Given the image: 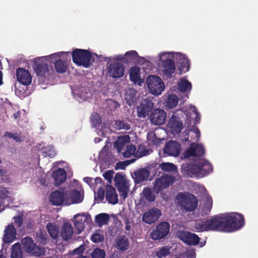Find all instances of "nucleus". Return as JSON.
I'll return each mask as SVG.
<instances>
[{"instance_id": "obj_1", "label": "nucleus", "mask_w": 258, "mask_h": 258, "mask_svg": "<svg viewBox=\"0 0 258 258\" xmlns=\"http://www.w3.org/2000/svg\"><path fill=\"white\" fill-rule=\"evenodd\" d=\"M225 232H231L240 229L244 225L243 216L238 213L224 214Z\"/></svg>"}, {"instance_id": "obj_2", "label": "nucleus", "mask_w": 258, "mask_h": 258, "mask_svg": "<svg viewBox=\"0 0 258 258\" xmlns=\"http://www.w3.org/2000/svg\"><path fill=\"white\" fill-rule=\"evenodd\" d=\"M170 55H171V53L169 52H162L159 54L161 70L163 75L167 78H172L176 70L174 60L169 58Z\"/></svg>"}, {"instance_id": "obj_3", "label": "nucleus", "mask_w": 258, "mask_h": 258, "mask_svg": "<svg viewBox=\"0 0 258 258\" xmlns=\"http://www.w3.org/2000/svg\"><path fill=\"white\" fill-rule=\"evenodd\" d=\"M72 56L73 62L78 66L88 68L92 64V55L86 49L76 48L72 51Z\"/></svg>"}, {"instance_id": "obj_4", "label": "nucleus", "mask_w": 258, "mask_h": 258, "mask_svg": "<svg viewBox=\"0 0 258 258\" xmlns=\"http://www.w3.org/2000/svg\"><path fill=\"white\" fill-rule=\"evenodd\" d=\"M177 179L173 175L164 174L155 179L153 183V190L156 194H159L168 188Z\"/></svg>"}, {"instance_id": "obj_5", "label": "nucleus", "mask_w": 258, "mask_h": 258, "mask_svg": "<svg viewBox=\"0 0 258 258\" xmlns=\"http://www.w3.org/2000/svg\"><path fill=\"white\" fill-rule=\"evenodd\" d=\"M179 203L182 209L186 211H194L198 206V200L195 196L187 193H179Z\"/></svg>"}, {"instance_id": "obj_6", "label": "nucleus", "mask_w": 258, "mask_h": 258, "mask_svg": "<svg viewBox=\"0 0 258 258\" xmlns=\"http://www.w3.org/2000/svg\"><path fill=\"white\" fill-rule=\"evenodd\" d=\"M148 87L151 94L158 95L164 88V85L161 78L155 75L150 76L146 79Z\"/></svg>"}, {"instance_id": "obj_7", "label": "nucleus", "mask_w": 258, "mask_h": 258, "mask_svg": "<svg viewBox=\"0 0 258 258\" xmlns=\"http://www.w3.org/2000/svg\"><path fill=\"white\" fill-rule=\"evenodd\" d=\"M49 200L52 205L57 206L61 205L63 203L67 205H69L71 203L67 194L61 189L52 192L50 195Z\"/></svg>"}, {"instance_id": "obj_8", "label": "nucleus", "mask_w": 258, "mask_h": 258, "mask_svg": "<svg viewBox=\"0 0 258 258\" xmlns=\"http://www.w3.org/2000/svg\"><path fill=\"white\" fill-rule=\"evenodd\" d=\"M176 236L179 239L188 245H197L200 243V238L199 236L189 231H178Z\"/></svg>"}, {"instance_id": "obj_9", "label": "nucleus", "mask_w": 258, "mask_h": 258, "mask_svg": "<svg viewBox=\"0 0 258 258\" xmlns=\"http://www.w3.org/2000/svg\"><path fill=\"white\" fill-rule=\"evenodd\" d=\"M208 220L209 231L225 232L224 214L212 216Z\"/></svg>"}, {"instance_id": "obj_10", "label": "nucleus", "mask_w": 258, "mask_h": 258, "mask_svg": "<svg viewBox=\"0 0 258 258\" xmlns=\"http://www.w3.org/2000/svg\"><path fill=\"white\" fill-rule=\"evenodd\" d=\"M170 225L167 222L160 223L150 235L153 239L160 240L165 237L169 233Z\"/></svg>"}, {"instance_id": "obj_11", "label": "nucleus", "mask_w": 258, "mask_h": 258, "mask_svg": "<svg viewBox=\"0 0 258 258\" xmlns=\"http://www.w3.org/2000/svg\"><path fill=\"white\" fill-rule=\"evenodd\" d=\"M154 104L150 99H146L142 101L140 105L137 107L138 116L145 118L150 115V113L154 109Z\"/></svg>"}, {"instance_id": "obj_12", "label": "nucleus", "mask_w": 258, "mask_h": 258, "mask_svg": "<svg viewBox=\"0 0 258 258\" xmlns=\"http://www.w3.org/2000/svg\"><path fill=\"white\" fill-rule=\"evenodd\" d=\"M114 180L120 197L124 200L128 196L129 187L124 181L122 176L119 173L115 174Z\"/></svg>"}, {"instance_id": "obj_13", "label": "nucleus", "mask_w": 258, "mask_h": 258, "mask_svg": "<svg viewBox=\"0 0 258 258\" xmlns=\"http://www.w3.org/2000/svg\"><path fill=\"white\" fill-rule=\"evenodd\" d=\"M181 172L187 176L192 177L196 175L197 177H202L201 169L200 167L199 162L198 164L192 163H185L181 165L180 168Z\"/></svg>"}, {"instance_id": "obj_14", "label": "nucleus", "mask_w": 258, "mask_h": 258, "mask_svg": "<svg viewBox=\"0 0 258 258\" xmlns=\"http://www.w3.org/2000/svg\"><path fill=\"white\" fill-rule=\"evenodd\" d=\"M46 57L38 58L35 62V72L37 76L45 78L49 74V65L47 61L44 60Z\"/></svg>"}, {"instance_id": "obj_15", "label": "nucleus", "mask_w": 258, "mask_h": 258, "mask_svg": "<svg viewBox=\"0 0 258 258\" xmlns=\"http://www.w3.org/2000/svg\"><path fill=\"white\" fill-rule=\"evenodd\" d=\"M107 73L113 78H119L124 75V67L122 63L118 62H112L108 67Z\"/></svg>"}, {"instance_id": "obj_16", "label": "nucleus", "mask_w": 258, "mask_h": 258, "mask_svg": "<svg viewBox=\"0 0 258 258\" xmlns=\"http://www.w3.org/2000/svg\"><path fill=\"white\" fill-rule=\"evenodd\" d=\"M176 57L177 63L179 65V70L181 73H186L189 70L190 61L185 55L177 52L175 55L174 52L171 53V57Z\"/></svg>"}, {"instance_id": "obj_17", "label": "nucleus", "mask_w": 258, "mask_h": 258, "mask_svg": "<svg viewBox=\"0 0 258 258\" xmlns=\"http://www.w3.org/2000/svg\"><path fill=\"white\" fill-rule=\"evenodd\" d=\"M166 118V112L163 110L160 109H154L149 115V118L151 123L155 125L164 124Z\"/></svg>"}, {"instance_id": "obj_18", "label": "nucleus", "mask_w": 258, "mask_h": 258, "mask_svg": "<svg viewBox=\"0 0 258 258\" xmlns=\"http://www.w3.org/2000/svg\"><path fill=\"white\" fill-rule=\"evenodd\" d=\"M205 150L204 146L200 144L192 143L188 149L184 152L185 158L195 156H202L204 155Z\"/></svg>"}, {"instance_id": "obj_19", "label": "nucleus", "mask_w": 258, "mask_h": 258, "mask_svg": "<svg viewBox=\"0 0 258 258\" xmlns=\"http://www.w3.org/2000/svg\"><path fill=\"white\" fill-rule=\"evenodd\" d=\"M161 214V211L159 209L152 208L143 215L142 220L147 224H152L158 219Z\"/></svg>"}, {"instance_id": "obj_20", "label": "nucleus", "mask_w": 258, "mask_h": 258, "mask_svg": "<svg viewBox=\"0 0 258 258\" xmlns=\"http://www.w3.org/2000/svg\"><path fill=\"white\" fill-rule=\"evenodd\" d=\"M180 145L177 141H169L164 148V154L168 156H177L180 154Z\"/></svg>"}, {"instance_id": "obj_21", "label": "nucleus", "mask_w": 258, "mask_h": 258, "mask_svg": "<svg viewBox=\"0 0 258 258\" xmlns=\"http://www.w3.org/2000/svg\"><path fill=\"white\" fill-rule=\"evenodd\" d=\"M16 76L17 81L22 85L27 86L32 82V77L29 72L24 69H17Z\"/></svg>"}, {"instance_id": "obj_22", "label": "nucleus", "mask_w": 258, "mask_h": 258, "mask_svg": "<svg viewBox=\"0 0 258 258\" xmlns=\"http://www.w3.org/2000/svg\"><path fill=\"white\" fill-rule=\"evenodd\" d=\"M168 127L170 128L171 132L173 134H179L183 128V123L179 118L173 115L169 119L168 122Z\"/></svg>"}, {"instance_id": "obj_23", "label": "nucleus", "mask_w": 258, "mask_h": 258, "mask_svg": "<svg viewBox=\"0 0 258 258\" xmlns=\"http://www.w3.org/2000/svg\"><path fill=\"white\" fill-rule=\"evenodd\" d=\"M16 230L13 224L8 225L5 230L3 241L6 243L12 242L16 238Z\"/></svg>"}, {"instance_id": "obj_24", "label": "nucleus", "mask_w": 258, "mask_h": 258, "mask_svg": "<svg viewBox=\"0 0 258 258\" xmlns=\"http://www.w3.org/2000/svg\"><path fill=\"white\" fill-rule=\"evenodd\" d=\"M150 171L146 168H142L134 171L133 177L134 179L135 182L137 184H139L147 180L150 175Z\"/></svg>"}, {"instance_id": "obj_25", "label": "nucleus", "mask_w": 258, "mask_h": 258, "mask_svg": "<svg viewBox=\"0 0 258 258\" xmlns=\"http://www.w3.org/2000/svg\"><path fill=\"white\" fill-rule=\"evenodd\" d=\"M130 138L129 136H120L114 143V147L118 153H122L125 149L127 144L130 143Z\"/></svg>"}, {"instance_id": "obj_26", "label": "nucleus", "mask_w": 258, "mask_h": 258, "mask_svg": "<svg viewBox=\"0 0 258 258\" xmlns=\"http://www.w3.org/2000/svg\"><path fill=\"white\" fill-rule=\"evenodd\" d=\"M106 199L108 202L113 205L118 203V196L115 188L110 185L106 186Z\"/></svg>"}, {"instance_id": "obj_27", "label": "nucleus", "mask_w": 258, "mask_h": 258, "mask_svg": "<svg viewBox=\"0 0 258 258\" xmlns=\"http://www.w3.org/2000/svg\"><path fill=\"white\" fill-rule=\"evenodd\" d=\"M52 177L54 180L55 183L56 185L61 184L67 178V173L63 168H59L52 173Z\"/></svg>"}, {"instance_id": "obj_28", "label": "nucleus", "mask_w": 258, "mask_h": 258, "mask_svg": "<svg viewBox=\"0 0 258 258\" xmlns=\"http://www.w3.org/2000/svg\"><path fill=\"white\" fill-rule=\"evenodd\" d=\"M129 76L130 80L135 84L138 83V85H141L143 83L142 80L140 77V69L138 67H132L129 71Z\"/></svg>"}, {"instance_id": "obj_29", "label": "nucleus", "mask_w": 258, "mask_h": 258, "mask_svg": "<svg viewBox=\"0 0 258 258\" xmlns=\"http://www.w3.org/2000/svg\"><path fill=\"white\" fill-rule=\"evenodd\" d=\"M73 229L71 224L68 222L63 224L61 228L60 235L63 240L67 241L70 239L73 235Z\"/></svg>"}, {"instance_id": "obj_30", "label": "nucleus", "mask_w": 258, "mask_h": 258, "mask_svg": "<svg viewBox=\"0 0 258 258\" xmlns=\"http://www.w3.org/2000/svg\"><path fill=\"white\" fill-rule=\"evenodd\" d=\"M129 240L124 235L119 236L116 242V248L120 251L123 252L129 247Z\"/></svg>"}, {"instance_id": "obj_31", "label": "nucleus", "mask_w": 258, "mask_h": 258, "mask_svg": "<svg viewBox=\"0 0 258 258\" xmlns=\"http://www.w3.org/2000/svg\"><path fill=\"white\" fill-rule=\"evenodd\" d=\"M74 225L78 230V234H80L82 232L85 228V222H86V218L82 215L77 214L74 217Z\"/></svg>"}, {"instance_id": "obj_32", "label": "nucleus", "mask_w": 258, "mask_h": 258, "mask_svg": "<svg viewBox=\"0 0 258 258\" xmlns=\"http://www.w3.org/2000/svg\"><path fill=\"white\" fill-rule=\"evenodd\" d=\"M159 167L163 172H169L173 174L178 172L177 166L172 163L162 162L159 164Z\"/></svg>"}, {"instance_id": "obj_33", "label": "nucleus", "mask_w": 258, "mask_h": 258, "mask_svg": "<svg viewBox=\"0 0 258 258\" xmlns=\"http://www.w3.org/2000/svg\"><path fill=\"white\" fill-rule=\"evenodd\" d=\"M47 231L51 238L56 240L59 237V227L54 223L49 222L46 226Z\"/></svg>"}, {"instance_id": "obj_34", "label": "nucleus", "mask_w": 258, "mask_h": 258, "mask_svg": "<svg viewBox=\"0 0 258 258\" xmlns=\"http://www.w3.org/2000/svg\"><path fill=\"white\" fill-rule=\"evenodd\" d=\"M199 164L201 169L202 177L207 175L213 170L212 165L206 160H200L199 161Z\"/></svg>"}, {"instance_id": "obj_35", "label": "nucleus", "mask_w": 258, "mask_h": 258, "mask_svg": "<svg viewBox=\"0 0 258 258\" xmlns=\"http://www.w3.org/2000/svg\"><path fill=\"white\" fill-rule=\"evenodd\" d=\"M194 227L196 229L195 231L197 232H203L209 231L208 219L197 221Z\"/></svg>"}, {"instance_id": "obj_36", "label": "nucleus", "mask_w": 258, "mask_h": 258, "mask_svg": "<svg viewBox=\"0 0 258 258\" xmlns=\"http://www.w3.org/2000/svg\"><path fill=\"white\" fill-rule=\"evenodd\" d=\"M22 243L24 251L28 253H30V252L32 251L33 247L35 244L33 239L28 237L23 238Z\"/></svg>"}, {"instance_id": "obj_37", "label": "nucleus", "mask_w": 258, "mask_h": 258, "mask_svg": "<svg viewBox=\"0 0 258 258\" xmlns=\"http://www.w3.org/2000/svg\"><path fill=\"white\" fill-rule=\"evenodd\" d=\"M110 219L109 216L106 213H101L95 217V222L99 227L107 224Z\"/></svg>"}, {"instance_id": "obj_38", "label": "nucleus", "mask_w": 258, "mask_h": 258, "mask_svg": "<svg viewBox=\"0 0 258 258\" xmlns=\"http://www.w3.org/2000/svg\"><path fill=\"white\" fill-rule=\"evenodd\" d=\"M178 100V98L176 95H169L165 100V106L168 108H173L177 105Z\"/></svg>"}, {"instance_id": "obj_39", "label": "nucleus", "mask_w": 258, "mask_h": 258, "mask_svg": "<svg viewBox=\"0 0 258 258\" xmlns=\"http://www.w3.org/2000/svg\"><path fill=\"white\" fill-rule=\"evenodd\" d=\"M23 251L19 242L15 243L12 247V258H22Z\"/></svg>"}, {"instance_id": "obj_40", "label": "nucleus", "mask_w": 258, "mask_h": 258, "mask_svg": "<svg viewBox=\"0 0 258 258\" xmlns=\"http://www.w3.org/2000/svg\"><path fill=\"white\" fill-rule=\"evenodd\" d=\"M54 67L56 71L59 73H63L66 72L67 69V62L62 60L60 58L57 59L54 63Z\"/></svg>"}, {"instance_id": "obj_41", "label": "nucleus", "mask_w": 258, "mask_h": 258, "mask_svg": "<svg viewBox=\"0 0 258 258\" xmlns=\"http://www.w3.org/2000/svg\"><path fill=\"white\" fill-rule=\"evenodd\" d=\"M112 126L117 130H124L127 131L130 130L131 127L130 124L124 120H115Z\"/></svg>"}, {"instance_id": "obj_42", "label": "nucleus", "mask_w": 258, "mask_h": 258, "mask_svg": "<svg viewBox=\"0 0 258 258\" xmlns=\"http://www.w3.org/2000/svg\"><path fill=\"white\" fill-rule=\"evenodd\" d=\"M71 198L72 203L78 204L82 202L83 197L81 195L80 191L77 189L72 190L70 194Z\"/></svg>"}, {"instance_id": "obj_43", "label": "nucleus", "mask_w": 258, "mask_h": 258, "mask_svg": "<svg viewBox=\"0 0 258 258\" xmlns=\"http://www.w3.org/2000/svg\"><path fill=\"white\" fill-rule=\"evenodd\" d=\"M136 147L132 144H128L123 152L121 153L124 158H128L135 154Z\"/></svg>"}, {"instance_id": "obj_44", "label": "nucleus", "mask_w": 258, "mask_h": 258, "mask_svg": "<svg viewBox=\"0 0 258 258\" xmlns=\"http://www.w3.org/2000/svg\"><path fill=\"white\" fill-rule=\"evenodd\" d=\"M154 191L150 187H145L143 190V195L145 200L149 202H153L155 201V195Z\"/></svg>"}, {"instance_id": "obj_45", "label": "nucleus", "mask_w": 258, "mask_h": 258, "mask_svg": "<svg viewBox=\"0 0 258 258\" xmlns=\"http://www.w3.org/2000/svg\"><path fill=\"white\" fill-rule=\"evenodd\" d=\"M41 151L44 157L53 158L56 155V152L53 147L50 145L43 147L42 148Z\"/></svg>"}, {"instance_id": "obj_46", "label": "nucleus", "mask_w": 258, "mask_h": 258, "mask_svg": "<svg viewBox=\"0 0 258 258\" xmlns=\"http://www.w3.org/2000/svg\"><path fill=\"white\" fill-rule=\"evenodd\" d=\"M179 90L181 92H185L191 88V84L187 80L181 79L178 84Z\"/></svg>"}, {"instance_id": "obj_47", "label": "nucleus", "mask_w": 258, "mask_h": 258, "mask_svg": "<svg viewBox=\"0 0 258 258\" xmlns=\"http://www.w3.org/2000/svg\"><path fill=\"white\" fill-rule=\"evenodd\" d=\"M35 238L37 242L42 244L45 245L47 242V235L44 231L39 230L36 233Z\"/></svg>"}, {"instance_id": "obj_48", "label": "nucleus", "mask_w": 258, "mask_h": 258, "mask_svg": "<svg viewBox=\"0 0 258 258\" xmlns=\"http://www.w3.org/2000/svg\"><path fill=\"white\" fill-rule=\"evenodd\" d=\"M45 252L46 250L43 247L35 244L34 246L33 247L32 251H31L29 254L35 256H40L44 255Z\"/></svg>"}, {"instance_id": "obj_49", "label": "nucleus", "mask_w": 258, "mask_h": 258, "mask_svg": "<svg viewBox=\"0 0 258 258\" xmlns=\"http://www.w3.org/2000/svg\"><path fill=\"white\" fill-rule=\"evenodd\" d=\"M90 120L93 126L95 128L98 127L102 121L101 116L97 113H94L91 115Z\"/></svg>"}, {"instance_id": "obj_50", "label": "nucleus", "mask_w": 258, "mask_h": 258, "mask_svg": "<svg viewBox=\"0 0 258 258\" xmlns=\"http://www.w3.org/2000/svg\"><path fill=\"white\" fill-rule=\"evenodd\" d=\"M69 53V52H59L57 53L52 54L48 56H46V58L43 59L47 61H48V59H50V61L51 62L55 63V61H57V59L60 58L63 54H67Z\"/></svg>"}, {"instance_id": "obj_51", "label": "nucleus", "mask_w": 258, "mask_h": 258, "mask_svg": "<svg viewBox=\"0 0 258 258\" xmlns=\"http://www.w3.org/2000/svg\"><path fill=\"white\" fill-rule=\"evenodd\" d=\"M91 256L92 258H105V251L104 249L97 247L93 250Z\"/></svg>"}, {"instance_id": "obj_52", "label": "nucleus", "mask_w": 258, "mask_h": 258, "mask_svg": "<svg viewBox=\"0 0 258 258\" xmlns=\"http://www.w3.org/2000/svg\"><path fill=\"white\" fill-rule=\"evenodd\" d=\"M138 53L135 50H131L125 52L124 57H125V61H131L136 59L138 57Z\"/></svg>"}, {"instance_id": "obj_53", "label": "nucleus", "mask_w": 258, "mask_h": 258, "mask_svg": "<svg viewBox=\"0 0 258 258\" xmlns=\"http://www.w3.org/2000/svg\"><path fill=\"white\" fill-rule=\"evenodd\" d=\"M170 254L169 249L166 246L162 247L156 252V255L158 258H162Z\"/></svg>"}, {"instance_id": "obj_54", "label": "nucleus", "mask_w": 258, "mask_h": 258, "mask_svg": "<svg viewBox=\"0 0 258 258\" xmlns=\"http://www.w3.org/2000/svg\"><path fill=\"white\" fill-rule=\"evenodd\" d=\"M4 136L9 137V138L13 139L15 141H16L17 142H22L20 134H13L9 132H6L5 133Z\"/></svg>"}, {"instance_id": "obj_55", "label": "nucleus", "mask_w": 258, "mask_h": 258, "mask_svg": "<svg viewBox=\"0 0 258 258\" xmlns=\"http://www.w3.org/2000/svg\"><path fill=\"white\" fill-rule=\"evenodd\" d=\"M104 239V236L99 233H94L91 237L92 241L95 243L103 242Z\"/></svg>"}, {"instance_id": "obj_56", "label": "nucleus", "mask_w": 258, "mask_h": 258, "mask_svg": "<svg viewBox=\"0 0 258 258\" xmlns=\"http://www.w3.org/2000/svg\"><path fill=\"white\" fill-rule=\"evenodd\" d=\"M113 173L114 172L112 170H107L103 173V176L109 183H111Z\"/></svg>"}, {"instance_id": "obj_57", "label": "nucleus", "mask_w": 258, "mask_h": 258, "mask_svg": "<svg viewBox=\"0 0 258 258\" xmlns=\"http://www.w3.org/2000/svg\"><path fill=\"white\" fill-rule=\"evenodd\" d=\"M107 103L111 111L115 110L120 106L119 104L117 101H114L112 99L108 100Z\"/></svg>"}, {"instance_id": "obj_58", "label": "nucleus", "mask_w": 258, "mask_h": 258, "mask_svg": "<svg viewBox=\"0 0 258 258\" xmlns=\"http://www.w3.org/2000/svg\"><path fill=\"white\" fill-rule=\"evenodd\" d=\"M135 94H133L132 93L129 94H126L125 99L126 100V102L129 105H131L132 103H133L135 101Z\"/></svg>"}, {"instance_id": "obj_59", "label": "nucleus", "mask_w": 258, "mask_h": 258, "mask_svg": "<svg viewBox=\"0 0 258 258\" xmlns=\"http://www.w3.org/2000/svg\"><path fill=\"white\" fill-rule=\"evenodd\" d=\"M105 195V191L102 187H99L97 193V198L100 200H102L104 199Z\"/></svg>"}, {"instance_id": "obj_60", "label": "nucleus", "mask_w": 258, "mask_h": 258, "mask_svg": "<svg viewBox=\"0 0 258 258\" xmlns=\"http://www.w3.org/2000/svg\"><path fill=\"white\" fill-rule=\"evenodd\" d=\"M127 166V164L125 161H119L117 162L115 165V169H124Z\"/></svg>"}, {"instance_id": "obj_61", "label": "nucleus", "mask_w": 258, "mask_h": 258, "mask_svg": "<svg viewBox=\"0 0 258 258\" xmlns=\"http://www.w3.org/2000/svg\"><path fill=\"white\" fill-rule=\"evenodd\" d=\"M84 247L83 245H81L79 247L75 248L73 251V253L74 254H79V255H81V254L84 252Z\"/></svg>"}, {"instance_id": "obj_62", "label": "nucleus", "mask_w": 258, "mask_h": 258, "mask_svg": "<svg viewBox=\"0 0 258 258\" xmlns=\"http://www.w3.org/2000/svg\"><path fill=\"white\" fill-rule=\"evenodd\" d=\"M93 178L90 177H85L83 179V180L87 184H88L91 187H93V185L94 184L93 182Z\"/></svg>"}, {"instance_id": "obj_63", "label": "nucleus", "mask_w": 258, "mask_h": 258, "mask_svg": "<svg viewBox=\"0 0 258 258\" xmlns=\"http://www.w3.org/2000/svg\"><path fill=\"white\" fill-rule=\"evenodd\" d=\"M94 182H93V187L94 188H96V186H97L98 184H101L102 182V179L101 177H97L95 178L94 180Z\"/></svg>"}, {"instance_id": "obj_64", "label": "nucleus", "mask_w": 258, "mask_h": 258, "mask_svg": "<svg viewBox=\"0 0 258 258\" xmlns=\"http://www.w3.org/2000/svg\"><path fill=\"white\" fill-rule=\"evenodd\" d=\"M15 223L18 227H20L23 224L22 218L20 216L15 218Z\"/></svg>"}]
</instances>
